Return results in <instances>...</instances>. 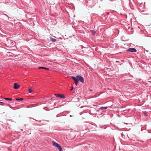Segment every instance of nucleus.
Listing matches in <instances>:
<instances>
[{"mask_svg":"<svg viewBox=\"0 0 151 151\" xmlns=\"http://www.w3.org/2000/svg\"><path fill=\"white\" fill-rule=\"evenodd\" d=\"M71 78L74 81L76 85L77 86L78 83V78H77V77H76L74 76H72Z\"/></svg>","mask_w":151,"mask_h":151,"instance_id":"5","label":"nucleus"},{"mask_svg":"<svg viewBox=\"0 0 151 151\" xmlns=\"http://www.w3.org/2000/svg\"><path fill=\"white\" fill-rule=\"evenodd\" d=\"M73 88V87H72L71 88V89H70V90L71 91H72Z\"/></svg>","mask_w":151,"mask_h":151,"instance_id":"16","label":"nucleus"},{"mask_svg":"<svg viewBox=\"0 0 151 151\" xmlns=\"http://www.w3.org/2000/svg\"><path fill=\"white\" fill-rule=\"evenodd\" d=\"M137 51L136 49L133 47L129 48L126 50L127 52H136Z\"/></svg>","mask_w":151,"mask_h":151,"instance_id":"3","label":"nucleus"},{"mask_svg":"<svg viewBox=\"0 0 151 151\" xmlns=\"http://www.w3.org/2000/svg\"><path fill=\"white\" fill-rule=\"evenodd\" d=\"M4 99L6 100H9V101H12V98H5Z\"/></svg>","mask_w":151,"mask_h":151,"instance_id":"11","label":"nucleus"},{"mask_svg":"<svg viewBox=\"0 0 151 151\" xmlns=\"http://www.w3.org/2000/svg\"><path fill=\"white\" fill-rule=\"evenodd\" d=\"M32 91L30 89H29V93H31Z\"/></svg>","mask_w":151,"mask_h":151,"instance_id":"14","label":"nucleus"},{"mask_svg":"<svg viewBox=\"0 0 151 151\" xmlns=\"http://www.w3.org/2000/svg\"><path fill=\"white\" fill-rule=\"evenodd\" d=\"M20 87V85H19L18 83H14V88L15 89H17L19 87Z\"/></svg>","mask_w":151,"mask_h":151,"instance_id":"6","label":"nucleus"},{"mask_svg":"<svg viewBox=\"0 0 151 151\" xmlns=\"http://www.w3.org/2000/svg\"><path fill=\"white\" fill-rule=\"evenodd\" d=\"M54 95L56 96L58 98H60L63 99H64L65 98V96L63 94H55Z\"/></svg>","mask_w":151,"mask_h":151,"instance_id":"4","label":"nucleus"},{"mask_svg":"<svg viewBox=\"0 0 151 151\" xmlns=\"http://www.w3.org/2000/svg\"><path fill=\"white\" fill-rule=\"evenodd\" d=\"M39 69H43L47 70H49V68H45L44 67H39Z\"/></svg>","mask_w":151,"mask_h":151,"instance_id":"9","label":"nucleus"},{"mask_svg":"<svg viewBox=\"0 0 151 151\" xmlns=\"http://www.w3.org/2000/svg\"><path fill=\"white\" fill-rule=\"evenodd\" d=\"M52 143L53 145L54 146L57 147L59 151H63L61 146L59 144L55 141H52Z\"/></svg>","mask_w":151,"mask_h":151,"instance_id":"1","label":"nucleus"},{"mask_svg":"<svg viewBox=\"0 0 151 151\" xmlns=\"http://www.w3.org/2000/svg\"><path fill=\"white\" fill-rule=\"evenodd\" d=\"M87 125L88 127L90 129L94 128V127H93V124H87Z\"/></svg>","mask_w":151,"mask_h":151,"instance_id":"7","label":"nucleus"},{"mask_svg":"<svg viewBox=\"0 0 151 151\" xmlns=\"http://www.w3.org/2000/svg\"><path fill=\"white\" fill-rule=\"evenodd\" d=\"M108 108L107 106H105V107H101L100 108V109H101V110H103L104 109H107Z\"/></svg>","mask_w":151,"mask_h":151,"instance_id":"10","label":"nucleus"},{"mask_svg":"<svg viewBox=\"0 0 151 151\" xmlns=\"http://www.w3.org/2000/svg\"><path fill=\"white\" fill-rule=\"evenodd\" d=\"M16 100L17 101H22L23 100V98H16Z\"/></svg>","mask_w":151,"mask_h":151,"instance_id":"13","label":"nucleus"},{"mask_svg":"<svg viewBox=\"0 0 151 151\" xmlns=\"http://www.w3.org/2000/svg\"><path fill=\"white\" fill-rule=\"evenodd\" d=\"M50 41L52 42H55L56 41V40L55 38L50 37Z\"/></svg>","mask_w":151,"mask_h":151,"instance_id":"8","label":"nucleus"},{"mask_svg":"<svg viewBox=\"0 0 151 151\" xmlns=\"http://www.w3.org/2000/svg\"><path fill=\"white\" fill-rule=\"evenodd\" d=\"M10 108L11 109H13V107L12 106H11L10 105H9V106Z\"/></svg>","mask_w":151,"mask_h":151,"instance_id":"15","label":"nucleus"},{"mask_svg":"<svg viewBox=\"0 0 151 151\" xmlns=\"http://www.w3.org/2000/svg\"><path fill=\"white\" fill-rule=\"evenodd\" d=\"M3 103L2 102H0V103Z\"/></svg>","mask_w":151,"mask_h":151,"instance_id":"17","label":"nucleus"},{"mask_svg":"<svg viewBox=\"0 0 151 151\" xmlns=\"http://www.w3.org/2000/svg\"><path fill=\"white\" fill-rule=\"evenodd\" d=\"M76 77L78 78V81H79L80 82L82 83L84 82V80L83 77L79 75L77 76Z\"/></svg>","mask_w":151,"mask_h":151,"instance_id":"2","label":"nucleus"},{"mask_svg":"<svg viewBox=\"0 0 151 151\" xmlns=\"http://www.w3.org/2000/svg\"><path fill=\"white\" fill-rule=\"evenodd\" d=\"M90 32H92L93 35H94L96 33V32L94 30H90Z\"/></svg>","mask_w":151,"mask_h":151,"instance_id":"12","label":"nucleus"}]
</instances>
